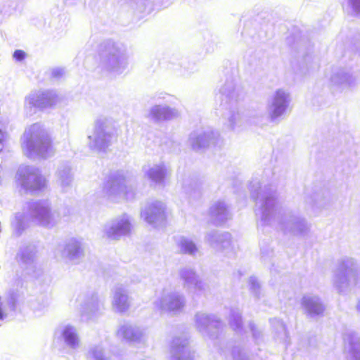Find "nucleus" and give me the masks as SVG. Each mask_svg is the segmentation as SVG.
I'll return each mask as SVG.
<instances>
[{"instance_id":"nucleus-48","label":"nucleus","mask_w":360,"mask_h":360,"mask_svg":"<svg viewBox=\"0 0 360 360\" xmlns=\"http://www.w3.org/2000/svg\"><path fill=\"white\" fill-rule=\"evenodd\" d=\"M184 190H185V192H186L187 193H191V188L190 189L189 188H186L185 186Z\"/></svg>"},{"instance_id":"nucleus-18","label":"nucleus","mask_w":360,"mask_h":360,"mask_svg":"<svg viewBox=\"0 0 360 360\" xmlns=\"http://www.w3.org/2000/svg\"><path fill=\"white\" fill-rule=\"evenodd\" d=\"M206 241L214 249L229 253L235 250L236 245L229 233L210 231L205 236Z\"/></svg>"},{"instance_id":"nucleus-5","label":"nucleus","mask_w":360,"mask_h":360,"mask_svg":"<svg viewBox=\"0 0 360 360\" xmlns=\"http://www.w3.org/2000/svg\"><path fill=\"white\" fill-rule=\"evenodd\" d=\"M115 129L113 122L108 118H97L94 127L89 131L87 145L94 151H104L112 142Z\"/></svg>"},{"instance_id":"nucleus-44","label":"nucleus","mask_w":360,"mask_h":360,"mask_svg":"<svg viewBox=\"0 0 360 360\" xmlns=\"http://www.w3.org/2000/svg\"><path fill=\"white\" fill-rule=\"evenodd\" d=\"M353 11L356 14L360 13V0H348Z\"/></svg>"},{"instance_id":"nucleus-35","label":"nucleus","mask_w":360,"mask_h":360,"mask_svg":"<svg viewBox=\"0 0 360 360\" xmlns=\"http://www.w3.org/2000/svg\"><path fill=\"white\" fill-rule=\"evenodd\" d=\"M87 356L92 360H115L107 354L101 345H94L88 351Z\"/></svg>"},{"instance_id":"nucleus-50","label":"nucleus","mask_w":360,"mask_h":360,"mask_svg":"<svg viewBox=\"0 0 360 360\" xmlns=\"http://www.w3.org/2000/svg\"><path fill=\"white\" fill-rule=\"evenodd\" d=\"M79 302H82L83 301V298L82 297H80L79 300Z\"/></svg>"},{"instance_id":"nucleus-37","label":"nucleus","mask_w":360,"mask_h":360,"mask_svg":"<svg viewBox=\"0 0 360 360\" xmlns=\"http://www.w3.org/2000/svg\"><path fill=\"white\" fill-rule=\"evenodd\" d=\"M262 288L256 277L249 278V293L250 292L255 299L259 298L262 295Z\"/></svg>"},{"instance_id":"nucleus-33","label":"nucleus","mask_w":360,"mask_h":360,"mask_svg":"<svg viewBox=\"0 0 360 360\" xmlns=\"http://www.w3.org/2000/svg\"><path fill=\"white\" fill-rule=\"evenodd\" d=\"M58 182L63 191H66L72 184V177L68 166L61 167L58 171Z\"/></svg>"},{"instance_id":"nucleus-2","label":"nucleus","mask_w":360,"mask_h":360,"mask_svg":"<svg viewBox=\"0 0 360 360\" xmlns=\"http://www.w3.org/2000/svg\"><path fill=\"white\" fill-rule=\"evenodd\" d=\"M98 56V68L104 74L115 77L128 71L129 56L124 44L106 41L100 46Z\"/></svg>"},{"instance_id":"nucleus-3","label":"nucleus","mask_w":360,"mask_h":360,"mask_svg":"<svg viewBox=\"0 0 360 360\" xmlns=\"http://www.w3.org/2000/svg\"><path fill=\"white\" fill-rule=\"evenodd\" d=\"M221 100V117L226 130L239 132L243 126L244 118L237 105L238 94L232 84H226L219 89Z\"/></svg>"},{"instance_id":"nucleus-11","label":"nucleus","mask_w":360,"mask_h":360,"mask_svg":"<svg viewBox=\"0 0 360 360\" xmlns=\"http://www.w3.org/2000/svg\"><path fill=\"white\" fill-rule=\"evenodd\" d=\"M154 304L162 311L176 313L184 307L185 298L171 288H164Z\"/></svg>"},{"instance_id":"nucleus-32","label":"nucleus","mask_w":360,"mask_h":360,"mask_svg":"<svg viewBox=\"0 0 360 360\" xmlns=\"http://www.w3.org/2000/svg\"><path fill=\"white\" fill-rule=\"evenodd\" d=\"M82 308L84 313L93 316L103 309V303L97 295H91L85 300Z\"/></svg>"},{"instance_id":"nucleus-43","label":"nucleus","mask_w":360,"mask_h":360,"mask_svg":"<svg viewBox=\"0 0 360 360\" xmlns=\"http://www.w3.org/2000/svg\"><path fill=\"white\" fill-rule=\"evenodd\" d=\"M137 7L139 11L143 13H149L153 9L152 6L148 0H140L137 3Z\"/></svg>"},{"instance_id":"nucleus-1","label":"nucleus","mask_w":360,"mask_h":360,"mask_svg":"<svg viewBox=\"0 0 360 360\" xmlns=\"http://www.w3.org/2000/svg\"><path fill=\"white\" fill-rule=\"evenodd\" d=\"M29 215L25 212H18L11 224L16 235L29 226L32 221L35 224L47 229L57 227L61 221V215L58 210L53 209L48 200H39L27 203Z\"/></svg>"},{"instance_id":"nucleus-7","label":"nucleus","mask_w":360,"mask_h":360,"mask_svg":"<svg viewBox=\"0 0 360 360\" xmlns=\"http://www.w3.org/2000/svg\"><path fill=\"white\" fill-rule=\"evenodd\" d=\"M292 97L290 91L278 89L270 96L266 106V114L270 122L278 124L287 113Z\"/></svg>"},{"instance_id":"nucleus-22","label":"nucleus","mask_w":360,"mask_h":360,"mask_svg":"<svg viewBox=\"0 0 360 360\" xmlns=\"http://www.w3.org/2000/svg\"><path fill=\"white\" fill-rule=\"evenodd\" d=\"M56 336L61 338L65 345L72 349L81 346V340L78 330L72 325L64 324L60 326L55 332Z\"/></svg>"},{"instance_id":"nucleus-34","label":"nucleus","mask_w":360,"mask_h":360,"mask_svg":"<svg viewBox=\"0 0 360 360\" xmlns=\"http://www.w3.org/2000/svg\"><path fill=\"white\" fill-rule=\"evenodd\" d=\"M295 235H300L306 233L309 226L307 221L303 219L293 218L288 223V227Z\"/></svg>"},{"instance_id":"nucleus-30","label":"nucleus","mask_w":360,"mask_h":360,"mask_svg":"<svg viewBox=\"0 0 360 360\" xmlns=\"http://www.w3.org/2000/svg\"><path fill=\"white\" fill-rule=\"evenodd\" d=\"M18 296L11 294L7 297H0V326L8 316H12L17 309Z\"/></svg>"},{"instance_id":"nucleus-23","label":"nucleus","mask_w":360,"mask_h":360,"mask_svg":"<svg viewBox=\"0 0 360 360\" xmlns=\"http://www.w3.org/2000/svg\"><path fill=\"white\" fill-rule=\"evenodd\" d=\"M111 305L114 311L123 313L130 307L131 301L126 288L122 285H118L112 290Z\"/></svg>"},{"instance_id":"nucleus-4","label":"nucleus","mask_w":360,"mask_h":360,"mask_svg":"<svg viewBox=\"0 0 360 360\" xmlns=\"http://www.w3.org/2000/svg\"><path fill=\"white\" fill-rule=\"evenodd\" d=\"M22 148L23 153L30 158H46L53 153L50 137L38 123L31 125L25 131Z\"/></svg>"},{"instance_id":"nucleus-46","label":"nucleus","mask_w":360,"mask_h":360,"mask_svg":"<svg viewBox=\"0 0 360 360\" xmlns=\"http://www.w3.org/2000/svg\"><path fill=\"white\" fill-rule=\"evenodd\" d=\"M63 74H64V70L62 68H56V69H53L52 71V75L54 77H59L63 75Z\"/></svg>"},{"instance_id":"nucleus-16","label":"nucleus","mask_w":360,"mask_h":360,"mask_svg":"<svg viewBox=\"0 0 360 360\" xmlns=\"http://www.w3.org/2000/svg\"><path fill=\"white\" fill-rule=\"evenodd\" d=\"M330 85L335 91L343 92L353 90L358 84V78L349 71L336 70L333 72Z\"/></svg>"},{"instance_id":"nucleus-12","label":"nucleus","mask_w":360,"mask_h":360,"mask_svg":"<svg viewBox=\"0 0 360 360\" xmlns=\"http://www.w3.org/2000/svg\"><path fill=\"white\" fill-rule=\"evenodd\" d=\"M221 139L219 134L212 129H198L189 135L188 143L193 150L199 151L210 146H217Z\"/></svg>"},{"instance_id":"nucleus-36","label":"nucleus","mask_w":360,"mask_h":360,"mask_svg":"<svg viewBox=\"0 0 360 360\" xmlns=\"http://www.w3.org/2000/svg\"><path fill=\"white\" fill-rule=\"evenodd\" d=\"M179 246L183 252L189 255H193L197 251L195 243L186 238H181L179 242Z\"/></svg>"},{"instance_id":"nucleus-6","label":"nucleus","mask_w":360,"mask_h":360,"mask_svg":"<svg viewBox=\"0 0 360 360\" xmlns=\"http://www.w3.org/2000/svg\"><path fill=\"white\" fill-rule=\"evenodd\" d=\"M103 192L112 202L131 201L136 198V190L129 180L122 175L112 176L105 184Z\"/></svg>"},{"instance_id":"nucleus-21","label":"nucleus","mask_w":360,"mask_h":360,"mask_svg":"<svg viewBox=\"0 0 360 360\" xmlns=\"http://www.w3.org/2000/svg\"><path fill=\"white\" fill-rule=\"evenodd\" d=\"M58 250L61 252L63 257L76 262L84 256V248L81 239L70 238L63 245H60Z\"/></svg>"},{"instance_id":"nucleus-9","label":"nucleus","mask_w":360,"mask_h":360,"mask_svg":"<svg viewBox=\"0 0 360 360\" xmlns=\"http://www.w3.org/2000/svg\"><path fill=\"white\" fill-rule=\"evenodd\" d=\"M17 181L26 191L37 193L43 191L47 186L46 178L39 169L34 167L22 165L17 172Z\"/></svg>"},{"instance_id":"nucleus-27","label":"nucleus","mask_w":360,"mask_h":360,"mask_svg":"<svg viewBox=\"0 0 360 360\" xmlns=\"http://www.w3.org/2000/svg\"><path fill=\"white\" fill-rule=\"evenodd\" d=\"M178 111L175 108L167 105H155L151 107L146 117L155 122L169 120L178 117Z\"/></svg>"},{"instance_id":"nucleus-42","label":"nucleus","mask_w":360,"mask_h":360,"mask_svg":"<svg viewBox=\"0 0 360 360\" xmlns=\"http://www.w3.org/2000/svg\"><path fill=\"white\" fill-rule=\"evenodd\" d=\"M233 360H247L246 352L244 348L236 347L233 349Z\"/></svg>"},{"instance_id":"nucleus-14","label":"nucleus","mask_w":360,"mask_h":360,"mask_svg":"<svg viewBox=\"0 0 360 360\" xmlns=\"http://www.w3.org/2000/svg\"><path fill=\"white\" fill-rule=\"evenodd\" d=\"M132 228L131 219L127 214H122L112 219L104 226V233L108 238L118 240L129 235Z\"/></svg>"},{"instance_id":"nucleus-38","label":"nucleus","mask_w":360,"mask_h":360,"mask_svg":"<svg viewBox=\"0 0 360 360\" xmlns=\"http://www.w3.org/2000/svg\"><path fill=\"white\" fill-rule=\"evenodd\" d=\"M257 203H260L262 205V210L265 212L268 209V205H274L276 204L275 195L271 193L269 195H262L260 198H257Z\"/></svg>"},{"instance_id":"nucleus-29","label":"nucleus","mask_w":360,"mask_h":360,"mask_svg":"<svg viewBox=\"0 0 360 360\" xmlns=\"http://www.w3.org/2000/svg\"><path fill=\"white\" fill-rule=\"evenodd\" d=\"M209 214L216 225H220L231 218V214L224 201H216L210 207Z\"/></svg>"},{"instance_id":"nucleus-25","label":"nucleus","mask_w":360,"mask_h":360,"mask_svg":"<svg viewBox=\"0 0 360 360\" xmlns=\"http://www.w3.org/2000/svg\"><path fill=\"white\" fill-rule=\"evenodd\" d=\"M301 305L305 314L311 318L323 315L325 307L320 298L314 295L303 296Z\"/></svg>"},{"instance_id":"nucleus-10","label":"nucleus","mask_w":360,"mask_h":360,"mask_svg":"<svg viewBox=\"0 0 360 360\" xmlns=\"http://www.w3.org/2000/svg\"><path fill=\"white\" fill-rule=\"evenodd\" d=\"M360 280L356 264L351 259L344 260L334 277V284L340 291L350 285H355Z\"/></svg>"},{"instance_id":"nucleus-41","label":"nucleus","mask_w":360,"mask_h":360,"mask_svg":"<svg viewBox=\"0 0 360 360\" xmlns=\"http://www.w3.org/2000/svg\"><path fill=\"white\" fill-rule=\"evenodd\" d=\"M249 330H250L252 336L257 343L262 340V331L257 325L249 323Z\"/></svg>"},{"instance_id":"nucleus-24","label":"nucleus","mask_w":360,"mask_h":360,"mask_svg":"<svg viewBox=\"0 0 360 360\" xmlns=\"http://www.w3.org/2000/svg\"><path fill=\"white\" fill-rule=\"evenodd\" d=\"M145 176L155 185H163L167 174L165 163L160 160L155 163H148L143 167Z\"/></svg>"},{"instance_id":"nucleus-31","label":"nucleus","mask_w":360,"mask_h":360,"mask_svg":"<svg viewBox=\"0 0 360 360\" xmlns=\"http://www.w3.org/2000/svg\"><path fill=\"white\" fill-rule=\"evenodd\" d=\"M271 328L275 331V339L281 343L288 345L289 336L284 323L279 319L273 318L269 320Z\"/></svg>"},{"instance_id":"nucleus-8","label":"nucleus","mask_w":360,"mask_h":360,"mask_svg":"<svg viewBox=\"0 0 360 360\" xmlns=\"http://www.w3.org/2000/svg\"><path fill=\"white\" fill-rule=\"evenodd\" d=\"M17 181L26 191L37 193L43 191L47 186L46 178L39 169L34 167L22 165L17 172Z\"/></svg>"},{"instance_id":"nucleus-49","label":"nucleus","mask_w":360,"mask_h":360,"mask_svg":"<svg viewBox=\"0 0 360 360\" xmlns=\"http://www.w3.org/2000/svg\"><path fill=\"white\" fill-rule=\"evenodd\" d=\"M194 192L197 193L198 194L200 193L199 191H197L195 188H194Z\"/></svg>"},{"instance_id":"nucleus-26","label":"nucleus","mask_w":360,"mask_h":360,"mask_svg":"<svg viewBox=\"0 0 360 360\" xmlns=\"http://www.w3.org/2000/svg\"><path fill=\"white\" fill-rule=\"evenodd\" d=\"M186 339L176 338L172 344L171 360H193V356L188 347Z\"/></svg>"},{"instance_id":"nucleus-20","label":"nucleus","mask_w":360,"mask_h":360,"mask_svg":"<svg viewBox=\"0 0 360 360\" xmlns=\"http://www.w3.org/2000/svg\"><path fill=\"white\" fill-rule=\"evenodd\" d=\"M117 336L128 342L144 343L146 340V335L143 330L127 323L119 326Z\"/></svg>"},{"instance_id":"nucleus-19","label":"nucleus","mask_w":360,"mask_h":360,"mask_svg":"<svg viewBox=\"0 0 360 360\" xmlns=\"http://www.w3.org/2000/svg\"><path fill=\"white\" fill-rule=\"evenodd\" d=\"M179 276L184 282V288L189 292L198 294L205 290V283L193 269L182 268L179 270Z\"/></svg>"},{"instance_id":"nucleus-17","label":"nucleus","mask_w":360,"mask_h":360,"mask_svg":"<svg viewBox=\"0 0 360 360\" xmlns=\"http://www.w3.org/2000/svg\"><path fill=\"white\" fill-rule=\"evenodd\" d=\"M222 322L216 316L198 312L195 316V326L203 335L214 338L216 333L222 327Z\"/></svg>"},{"instance_id":"nucleus-39","label":"nucleus","mask_w":360,"mask_h":360,"mask_svg":"<svg viewBox=\"0 0 360 360\" xmlns=\"http://www.w3.org/2000/svg\"><path fill=\"white\" fill-rule=\"evenodd\" d=\"M18 257L22 262L25 264L31 263L34 262L35 252L33 248H27L26 250L22 251L18 254Z\"/></svg>"},{"instance_id":"nucleus-47","label":"nucleus","mask_w":360,"mask_h":360,"mask_svg":"<svg viewBox=\"0 0 360 360\" xmlns=\"http://www.w3.org/2000/svg\"><path fill=\"white\" fill-rule=\"evenodd\" d=\"M5 133L0 129V151L3 149V143L5 139Z\"/></svg>"},{"instance_id":"nucleus-45","label":"nucleus","mask_w":360,"mask_h":360,"mask_svg":"<svg viewBox=\"0 0 360 360\" xmlns=\"http://www.w3.org/2000/svg\"><path fill=\"white\" fill-rule=\"evenodd\" d=\"M25 56V52L21 50H16L13 53V58L18 61L23 60Z\"/></svg>"},{"instance_id":"nucleus-28","label":"nucleus","mask_w":360,"mask_h":360,"mask_svg":"<svg viewBox=\"0 0 360 360\" xmlns=\"http://www.w3.org/2000/svg\"><path fill=\"white\" fill-rule=\"evenodd\" d=\"M345 352L347 360H360V337L352 332L345 335Z\"/></svg>"},{"instance_id":"nucleus-40","label":"nucleus","mask_w":360,"mask_h":360,"mask_svg":"<svg viewBox=\"0 0 360 360\" xmlns=\"http://www.w3.org/2000/svg\"><path fill=\"white\" fill-rule=\"evenodd\" d=\"M231 327L237 333H240L242 326L241 315L239 314H233L230 316Z\"/></svg>"},{"instance_id":"nucleus-13","label":"nucleus","mask_w":360,"mask_h":360,"mask_svg":"<svg viewBox=\"0 0 360 360\" xmlns=\"http://www.w3.org/2000/svg\"><path fill=\"white\" fill-rule=\"evenodd\" d=\"M141 217L153 227L163 225L167 219L165 203L158 200L148 202L141 210Z\"/></svg>"},{"instance_id":"nucleus-15","label":"nucleus","mask_w":360,"mask_h":360,"mask_svg":"<svg viewBox=\"0 0 360 360\" xmlns=\"http://www.w3.org/2000/svg\"><path fill=\"white\" fill-rule=\"evenodd\" d=\"M58 101L57 94L52 91L32 92L25 101V108L30 111L33 108L44 109L55 105Z\"/></svg>"}]
</instances>
